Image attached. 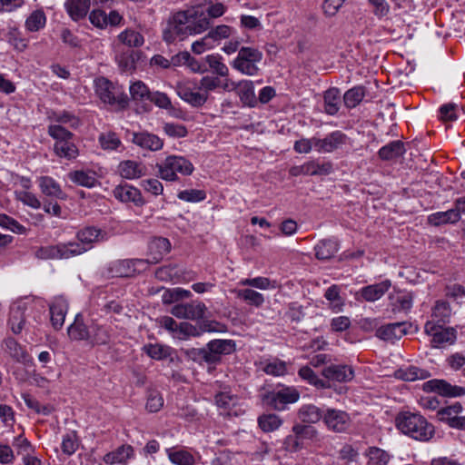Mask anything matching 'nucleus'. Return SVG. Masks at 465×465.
Returning a JSON list of instances; mask_svg holds the SVG:
<instances>
[{"label": "nucleus", "instance_id": "obj_21", "mask_svg": "<svg viewBox=\"0 0 465 465\" xmlns=\"http://www.w3.org/2000/svg\"><path fill=\"white\" fill-rule=\"evenodd\" d=\"M322 375L331 381L349 382L354 378V370L347 364H330L322 369Z\"/></svg>", "mask_w": 465, "mask_h": 465}, {"label": "nucleus", "instance_id": "obj_9", "mask_svg": "<svg viewBox=\"0 0 465 465\" xmlns=\"http://www.w3.org/2000/svg\"><path fill=\"white\" fill-rule=\"evenodd\" d=\"M207 310L206 305L203 302L192 301L174 305L171 310V313L178 319L200 321L204 318Z\"/></svg>", "mask_w": 465, "mask_h": 465}, {"label": "nucleus", "instance_id": "obj_24", "mask_svg": "<svg viewBox=\"0 0 465 465\" xmlns=\"http://www.w3.org/2000/svg\"><path fill=\"white\" fill-rule=\"evenodd\" d=\"M177 94L181 99L193 107H201L203 105L209 96L206 93H202V91L197 88V85H195L194 88L188 85H180L178 86Z\"/></svg>", "mask_w": 465, "mask_h": 465}, {"label": "nucleus", "instance_id": "obj_4", "mask_svg": "<svg viewBox=\"0 0 465 465\" xmlns=\"http://www.w3.org/2000/svg\"><path fill=\"white\" fill-rule=\"evenodd\" d=\"M157 167L160 177L170 182L178 180L177 173L188 176L194 171L193 164L189 160L178 155L167 156L162 163L157 164Z\"/></svg>", "mask_w": 465, "mask_h": 465}, {"label": "nucleus", "instance_id": "obj_25", "mask_svg": "<svg viewBox=\"0 0 465 465\" xmlns=\"http://www.w3.org/2000/svg\"><path fill=\"white\" fill-rule=\"evenodd\" d=\"M132 100L140 107L142 112L149 111L151 92L142 81L134 82L130 86Z\"/></svg>", "mask_w": 465, "mask_h": 465}, {"label": "nucleus", "instance_id": "obj_44", "mask_svg": "<svg viewBox=\"0 0 465 465\" xmlns=\"http://www.w3.org/2000/svg\"><path fill=\"white\" fill-rule=\"evenodd\" d=\"M451 314V310L448 302L444 301H437L432 308L430 322L436 324H445L448 322Z\"/></svg>", "mask_w": 465, "mask_h": 465}, {"label": "nucleus", "instance_id": "obj_64", "mask_svg": "<svg viewBox=\"0 0 465 465\" xmlns=\"http://www.w3.org/2000/svg\"><path fill=\"white\" fill-rule=\"evenodd\" d=\"M177 197L188 203H199L206 198V193L203 190L190 189L181 191Z\"/></svg>", "mask_w": 465, "mask_h": 465}, {"label": "nucleus", "instance_id": "obj_29", "mask_svg": "<svg viewBox=\"0 0 465 465\" xmlns=\"http://www.w3.org/2000/svg\"><path fill=\"white\" fill-rule=\"evenodd\" d=\"M118 172L123 178L133 180L145 175L146 167L142 163L126 160L119 163Z\"/></svg>", "mask_w": 465, "mask_h": 465}, {"label": "nucleus", "instance_id": "obj_3", "mask_svg": "<svg viewBox=\"0 0 465 465\" xmlns=\"http://www.w3.org/2000/svg\"><path fill=\"white\" fill-rule=\"evenodd\" d=\"M262 53L255 47L242 46L231 65L242 74L257 75L260 72L258 64L262 60Z\"/></svg>", "mask_w": 465, "mask_h": 465}, {"label": "nucleus", "instance_id": "obj_61", "mask_svg": "<svg viewBox=\"0 0 465 465\" xmlns=\"http://www.w3.org/2000/svg\"><path fill=\"white\" fill-rule=\"evenodd\" d=\"M266 374L272 376H283L287 373V364L279 359H274L264 363L262 368Z\"/></svg>", "mask_w": 465, "mask_h": 465}, {"label": "nucleus", "instance_id": "obj_5", "mask_svg": "<svg viewBox=\"0 0 465 465\" xmlns=\"http://www.w3.org/2000/svg\"><path fill=\"white\" fill-rule=\"evenodd\" d=\"M84 249L76 243L60 242L55 245L38 247L35 256L41 260H64L84 253Z\"/></svg>", "mask_w": 465, "mask_h": 465}, {"label": "nucleus", "instance_id": "obj_53", "mask_svg": "<svg viewBox=\"0 0 465 465\" xmlns=\"http://www.w3.org/2000/svg\"><path fill=\"white\" fill-rule=\"evenodd\" d=\"M394 310L408 311L412 306L413 296L410 292H399L390 296Z\"/></svg>", "mask_w": 465, "mask_h": 465}, {"label": "nucleus", "instance_id": "obj_20", "mask_svg": "<svg viewBox=\"0 0 465 465\" xmlns=\"http://www.w3.org/2000/svg\"><path fill=\"white\" fill-rule=\"evenodd\" d=\"M347 142V135L341 131H334L324 138H317L315 151L322 153H332L340 149Z\"/></svg>", "mask_w": 465, "mask_h": 465}, {"label": "nucleus", "instance_id": "obj_10", "mask_svg": "<svg viewBox=\"0 0 465 465\" xmlns=\"http://www.w3.org/2000/svg\"><path fill=\"white\" fill-rule=\"evenodd\" d=\"M31 311L32 305L24 302H15L11 306L7 325L13 333L19 334L23 331Z\"/></svg>", "mask_w": 465, "mask_h": 465}, {"label": "nucleus", "instance_id": "obj_1", "mask_svg": "<svg viewBox=\"0 0 465 465\" xmlns=\"http://www.w3.org/2000/svg\"><path fill=\"white\" fill-rule=\"evenodd\" d=\"M396 426L402 433L420 441H429L435 432L433 425L423 416L410 411L397 416Z\"/></svg>", "mask_w": 465, "mask_h": 465}, {"label": "nucleus", "instance_id": "obj_63", "mask_svg": "<svg viewBox=\"0 0 465 465\" xmlns=\"http://www.w3.org/2000/svg\"><path fill=\"white\" fill-rule=\"evenodd\" d=\"M428 372L426 371L420 370L417 367L411 366L406 370L399 371V377L404 381H413L416 380H422L427 378Z\"/></svg>", "mask_w": 465, "mask_h": 465}, {"label": "nucleus", "instance_id": "obj_32", "mask_svg": "<svg viewBox=\"0 0 465 465\" xmlns=\"http://www.w3.org/2000/svg\"><path fill=\"white\" fill-rule=\"evenodd\" d=\"M91 0H66L64 7L74 21H79L86 16L90 9Z\"/></svg>", "mask_w": 465, "mask_h": 465}, {"label": "nucleus", "instance_id": "obj_27", "mask_svg": "<svg viewBox=\"0 0 465 465\" xmlns=\"http://www.w3.org/2000/svg\"><path fill=\"white\" fill-rule=\"evenodd\" d=\"M111 331L109 326L94 322L90 325L88 342L93 346L108 344L112 336Z\"/></svg>", "mask_w": 465, "mask_h": 465}, {"label": "nucleus", "instance_id": "obj_11", "mask_svg": "<svg viewBox=\"0 0 465 465\" xmlns=\"http://www.w3.org/2000/svg\"><path fill=\"white\" fill-rule=\"evenodd\" d=\"M424 330L427 334L432 336L430 342L435 348L441 347L446 343L451 344L456 339L454 329L443 328L442 324H436L433 322H427Z\"/></svg>", "mask_w": 465, "mask_h": 465}, {"label": "nucleus", "instance_id": "obj_8", "mask_svg": "<svg viewBox=\"0 0 465 465\" xmlns=\"http://www.w3.org/2000/svg\"><path fill=\"white\" fill-rule=\"evenodd\" d=\"M177 17L180 23L183 21L186 24L184 28L188 31L189 35L202 34L209 29L211 25L207 15L195 8L178 12Z\"/></svg>", "mask_w": 465, "mask_h": 465}, {"label": "nucleus", "instance_id": "obj_48", "mask_svg": "<svg viewBox=\"0 0 465 465\" xmlns=\"http://www.w3.org/2000/svg\"><path fill=\"white\" fill-rule=\"evenodd\" d=\"M257 421L260 429L264 432H272L278 430L283 422L280 416L273 413L262 414Z\"/></svg>", "mask_w": 465, "mask_h": 465}, {"label": "nucleus", "instance_id": "obj_60", "mask_svg": "<svg viewBox=\"0 0 465 465\" xmlns=\"http://www.w3.org/2000/svg\"><path fill=\"white\" fill-rule=\"evenodd\" d=\"M369 461L373 465H387L391 456L390 454L377 447H370L367 451Z\"/></svg>", "mask_w": 465, "mask_h": 465}, {"label": "nucleus", "instance_id": "obj_2", "mask_svg": "<svg viewBox=\"0 0 465 465\" xmlns=\"http://www.w3.org/2000/svg\"><path fill=\"white\" fill-rule=\"evenodd\" d=\"M47 133L54 140V153L56 156L69 161L77 158L79 150L72 132L60 124H50Z\"/></svg>", "mask_w": 465, "mask_h": 465}, {"label": "nucleus", "instance_id": "obj_18", "mask_svg": "<svg viewBox=\"0 0 465 465\" xmlns=\"http://www.w3.org/2000/svg\"><path fill=\"white\" fill-rule=\"evenodd\" d=\"M172 245L170 241L164 237H153L148 243V259L147 266L149 264H156L160 262L164 255L168 254L171 251Z\"/></svg>", "mask_w": 465, "mask_h": 465}, {"label": "nucleus", "instance_id": "obj_41", "mask_svg": "<svg viewBox=\"0 0 465 465\" xmlns=\"http://www.w3.org/2000/svg\"><path fill=\"white\" fill-rule=\"evenodd\" d=\"M315 256L319 260H328L335 255L339 244L333 240H322L314 248Z\"/></svg>", "mask_w": 465, "mask_h": 465}, {"label": "nucleus", "instance_id": "obj_47", "mask_svg": "<svg viewBox=\"0 0 465 465\" xmlns=\"http://www.w3.org/2000/svg\"><path fill=\"white\" fill-rule=\"evenodd\" d=\"M46 16L43 10L37 9L33 11L26 18L25 26L28 32H38L45 27Z\"/></svg>", "mask_w": 465, "mask_h": 465}, {"label": "nucleus", "instance_id": "obj_30", "mask_svg": "<svg viewBox=\"0 0 465 465\" xmlns=\"http://www.w3.org/2000/svg\"><path fill=\"white\" fill-rule=\"evenodd\" d=\"M67 309L68 304L63 298L55 299L50 305L51 322L54 329L59 330L63 327Z\"/></svg>", "mask_w": 465, "mask_h": 465}, {"label": "nucleus", "instance_id": "obj_49", "mask_svg": "<svg viewBox=\"0 0 465 465\" xmlns=\"http://www.w3.org/2000/svg\"><path fill=\"white\" fill-rule=\"evenodd\" d=\"M168 458L175 465H194L195 459L185 450H167Z\"/></svg>", "mask_w": 465, "mask_h": 465}, {"label": "nucleus", "instance_id": "obj_56", "mask_svg": "<svg viewBox=\"0 0 465 465\" xmlns=\"http://www.w3.org/2000/svg\"><path fill=\"white\" fill-rule=\"evenodd\" d=\"M214 322H204L201 327V331L198 328L189 322H183L179 324V332L188 336H199L203 331H215L212 325Z\"/></svg>", "mask_w": 465, "mask_h": 465}, {"label": "nucleus", "instance_id": "obj_50", "mask_svg": "<svg viewBox=\"0 0 465 465\" xmlns=\"http://www.w3.org/2000/svg\"><path fill=\"white\" fill-rule=\"evenodd\" d=\"M206 64L213 74L221 76L227 77L229 75V68L223 62L222 57L219 54H208L204 58Z\"/></svg>", "mask_w": 465, "mask_h": 465}, {"label": "nucleus", "instance_id": "obj_17", "mask_svg": "<svg viewBox=\"0 0 465 465\" xmlns=\"http://www.w3.org/2000/svg\"><path fill=\"white\" fill-rule=\"evenodd\" d=\"M323 422L329 430L334 432H343L351 426V418L343 411L328 409L323 415Z\"/></svg>", "mask_w": 465, "mask_h": 465}, {"label": "nucleus", "instance_id": "obj_12", "mask_svg": "<svg viewBox=\"0 0 465 465\" xmlns=\"http://www.w3.org/2000/svg\"><path fill=\"white\" fill-rule=\"evenodd\" d=\"M96 94L105 104H118L120 108H124L128 104V98L125 95H116L112 83L105 78H99L95 82Z\"/></svg>", "mask_w": 465, "mask_h": 465}, {"label": "nucleus", "instance_id": "obj_35", "mask_svg": "<svg viewBox=\"0 0 465 465\" xmlns=\"http://www.w3.org/2000/svg\"><path fill=\"white\" fill-rule=\"evenodd\" d=\"M67 331L70 339L74 341H88V338H90V326L84 324L81 314L75 316L74 322L68 327Z\"/></svg>", "mask_w": 465, "mask_h": 465}, {"label": "nucleus", "instance_id": "obj_57", "mask_svg": "<svg viewBox=\"0 0 465 465\" xmlns=\"http://www.w3.org/2000/svg\"><path fill=\"white\" fill-rule=\"evenodd\" d=\"M115 61L118 66L124 72H129L135 68L134 52L131 50L124 51L115 55Z\"/></svg>", "mask_w": 465, "mask_h": 465}, {"label": "nucleus", "instance_id": "obj_6", "mask_svg": "<svg viewBox=\"0 0 465 465\" xmlns=\"http://www.w3.org/2000/svg\"><path fill=\"white\" fill-rule=\"evenodd\" d=\"M300 399V392L294 387L282 386L277 391H272L262 396V402L270 408L282 411L288 404L295 403Z\"/></svg>", "mask_w": 465, "mask_h": 465}, {"label": "nucleus", "instance_id": "obj_33", "mask_svg": "<svg viewBox=\"0 0 465 465\" xmlns=\"http://www.w3.org/2000/svg\"><path fill=\"white\" fill-rule=\"evenodd\" d=\"M391 287L390 281H383L381 282L368 285L361 289L360 293L361 297L367 302H375L381 298Z\"/></svg>", "mask_w": 465, "mask_h": 465}, {"label": "nucleus", "instance_id": "obj_43", "mask_svg": "<svg viewBox=\"0 0 465 465\" xmlns=\"http://www.w3.org/2000/svg\"><path fill=\"white\" fill-rule=\"evenodd\" d=\"M48 119L53 122V124H68L71 128H77L80 125V120L74 114L67 112H52L48 115Z\"/></svg>", "mask_w": 465, "mask_h": 465}, {"label": "nucleus", "instance_id": "obj_45", "mask_svg": "<svg viewBox=\"0 0 465 465\" xmlns=\"http://www.w3.org/2000/svg\"><path fill=\"white\" fill-rule=\"evenodd\" d=\"M234 29L227 25H220L212 28L207 36L215 47L219 45L223 40L229 39L234 33Z\"/></svg>", "mask_w": 465, "mask_h": 465}, {"label": "nucleus", "instance_id": "obj_7", "mask_svg": "<svg viewBox=\"0 0 465 465\" xmlns=\"http://www.w3.org/2000/svg\"><path fill=\"white\" fill-rule=\"evenodd\" d=\"M147 269L143 259L116 260L109 263L107 272L111 277H133Z\"/></svg>", "mask_w": 465, "mask_h": 465}, {"label": "nucleus", "instance_id": "obj_54", "mask_svg": "<svg viewBox=\"0 0 465 465\" xmlns=\"http://www.w3.org/2000/svg\"><path fill=\"white\" fill-rule=\"evenodd\" d=\"M69 179L76 183L77 185L92 188L94 187L97 180L94 176L84 171H73L68 173Z\"/></svg>", "mask_w": 465, "mask_h": 465}, {"label": "nucleus", "instance_id": "obj_23", "mask_svg": "<svg viewBox=\"0 0 465 465\" xmlns=\"http://www.w3.org/2000/svg\"><path fill=\"white\" fill-rule=\"evenodd\" d=\"M114 196L123 203H134L136 206H143L144 200L140 190L137 188L123 183L116 186L113 191Z\"/></svg>", "mask_w": 465, "mask_h": 465}, {"label": "nucleus", "instance_id": "obj_42", "mask_svg": "<svg viewBox=\"0 0 465 465\" xmlns=\"http://www.w3.org/2000/svg\"><path fill=\"white\" fill-rule=\"evenodd\" d=\"M119 43L128 47H140L144 44L143 35L132 28H127L117 35Z\"/></svg>", "mask_w": 465, "mask_h": 465}, {"label": "nucleus", "instance_id": "obj_39", "mask_svg": "<svg viewBox=\"0 0 465 465\" xmlns=\"http://www.w3.org/2000/svg\"><path fill=\"white\" fill-rule=\"evenodd\" d=\"M324 110L330 115H334L339 111L341 102V92L338 88L331 87L325 91L324 95Z\"/></svg>", "mask_w": 465, "mask_h": 465}, {"label": "nucleus", "instance_id": "obj_40", "mask_svg": "<svg viewBox=\"0 0 465 465\" xmlns=\"http://www.w3.org/2000/svg\"><path fill=\"white\" fill-rule=\"evenodd\" d=\"M322 411L313 404L302 405L298 411V418L303 423H316L322 418L323 419Z\"/></svg>", "mask_w": 465, "mask_h": 465}, {"label": "nucleus", "instance_id": "obj_15", "mask_svg": "<svg viewBox=\"0 0 465 465\" xmlns=\"http://www.w3.org/2000/svg\"><path fill=\"white\" fill-rule=\"evenodd\" d=\"M89 21L94 26L104 29L108 25L118 26L122 25L124 17L115 10L111 11L107 15L103 9L95 8L89 14Z\"/></svg>", "mask_w": 465, "mask_h": 465}, {"label": "nucleus", "instance_id": "obj_19", "mask_svg": "<svg viewBox=\"0 0 465 465\" xmlns=\"http://www.w3.org/2000/svg\"><path fill=\"white\" fill-rule=\"evenodd\" d=\"M411 327V323L408 322L389 323L378 328L376 336L383 341H393L407 334Z\"/></svg>", "mask_w": 465, "mask_h": 465}, {"label": "nucleus", "instance_id": "obj_16", "mask_svg": "<svg viewBox=\"0 0 465 465\" xmlns=\"http://www.w3.org/2000/svg\"><path fill=\"white\" fill-rule=\"evenodd\" d=\"M423 391L427 392H437L443 397H459L465 393V389L460 386L452 385L445 380L433 379L423 383Z\"/></svg>", "mask_w": 465, "mask_h": 465}, {"label": "nucleus", "instance_id": "obj_36", "mask_svg": "<svg viewBox=\"0 0 465 465\" xmlns=\"http://www.w3.org/2000/svg\"><path fill=\"white\" fill-rule=\"evenodd\" d=\"M405 146L401 141H392L379 150V156L381 160L391 161L402 156L405 153Z\"/></svg>", "mask_w": 465, "mask_h": 465}, {"label": "nucleus", "instance_id": "obj_58", "mask_svg": "<svg viewBox=\"0 0 465 465\" xmlns=\"http://www.w3.org/2000/svg\"><path fill=\"white\" fill-rule=\"evenodd\" d=\"M176 264H167L159 267L155 271V277L163 282L174 281L179 278L180 273Z\"/></svg>", "mask_w": 465, "mask_h": 465}, {"label": "nucleus", "instance_id": "obj_37", "mask_svg": "<svg viewBox=\"0 0 465 465\" xmlns=\"http://www.w3.org/2000/svg\"><path fill=\"white\" fill-rule=\"evenodd\" d=\"M236 298L242 300L247 304L260 308L264 303V296L252 289H235L232 291Z\"/></svg>", "mask_w": 465, "mask_h": 465}, {"label": "nucleus", "instance_id": "obj_51", "mask_svg": "<svg viewBox=\"0 0 465 465\" xmlns=\"http://www.w3.org/2000/svg\"><path fill=\"white\" fill-rule=\"evenodd\" d=\"M365 90L363 86H354L345 92L343 102L347 108H355L364 98Z\"/></svg>", "mask_w": 465, "mask_h": 465}, {"label": "nucleus", "instance_id": "obj_38", "mask_svg": "<svg viewBox=\"0 0 465 465\" xmlns=\"http://www.w3.org/2000/svg\"><path fill=\"white\" fill-rule=\"evenodd\" d=\"M460 209H450L446 212H438L428 217L429 223L434 226H440L448 223H453L460 220Z\"/></svg>", "mask_w": 465, "mask_h": 465}, {"label": "nucleus", "instance_id": "obj_28", "mask_svg": "<svg viewBox=\"0 0 465 465\" xmlns=\"http://www.w3.org/2000/svg\"><path fill=\"white\" fill-rule=\"evenodd\" d=\"M43 194L47 197L65 200L67 195L63 192L60 184L50 176H41L37 180Z\"/></svg>", "mask_w": 465, "mask_h": 465}, {"label": "nucleus", "instance_id": "obj_34", "mask_svg": "<svg viewBox=\"0 0 465 465\" xmlns=\"http://www.w3.org/2000/svg\"><path fill=\"white\" fill-rule=\"evenodd\" d=\"M237 85L236 92L241 101L250 107H254L257 104V98L253 83L250 80H242L237 83Z\"/></svg>", "mask_w": 465, "mask_h": 465}, {"label": "nucleus", "instance_id": "obj_62", "mask_svg": "<svg viewBox=\"0 0 465 465\" xmlns=\"http://www.w3.org/2000/svg\"><path fill=\"white\" fill-rule=\"evenodd\" d=\"M79 441L74 431H71L63 436L61 444L62 450L66 455L74 454L78 449Z\"/></svg>", "mask_w": 465, "mask_h": 465}, {"label": "nucleus", "instance_id": "obj_22", "mask_svg": "<svg viewBox=\"0 0 465 465\" xmlns=\"http://www.w3.org/2000/svg\"><path fill=\"white\" fill-rule=\"evenodd\" d=\"M4 351L15 361L25 365H32L33 358L26 351L25 348L12 337H7L4 341Z\"/></svg>", "mask_w": 465, "mask_h": 465}, {"label": "nucleus", "instance_id": "obj_14", "mask_svg": "<svg viewBox=\"0 0 465 465\" xmlns=\"http://www.w3.org/2000/svg\"><path fill=\"white\" fill-rule=\"evenodd\" d=\"M462 411V404L455 402L452 405L440 409L437 411V417L451 428L463 429L465 426V417L460 415Z\"/></svg>", "mask_w": 465, "mask_h": 465}, {"label": "nucleus", "instance_id": "obj_31", "mask_svg": "<svg viewBox=\"0 0 465 465\" xmlns=\"http://www.w3.org/2000/svg\"><path fill=\"white\" fill-rule=\"evenodd\" d=\"M134 457V448L131 445L124 444L116 450L108 452L104 457L106 464H125L128 460Z\"/></svg>", "mask_w": 465, "mask_h": 465}, {"label": "nucleus", "instance_id": "obj_46", "mask_svg": "<svg viewBox=\"0 0 465 465\" xmlns=\"http://www.w3.org/2000/svg\"><path fill=\"white\" fill-rule=\"evenodd\" d=\"M207 347L220 357L231 354L236 350L235 341L232 340H212L207 343Z\"/></svg>", "mask_w": 465, "mask_h": 465}, {"label": "nucleus", "instance_id": "obj_59", "mask_svg": "<svg viewBox=\"0 0 465 465\" xmlns=\"http://www.w3.org/2000/svg\"><path fill=\"white\" fill-rule=\"evenodd\" d=\"M98 142L104 150H116L121 145V140L114 132L102 133Z\"/></svg>", "mask_w": 465, "mask_h": 465}, {"label": "nucleus", "instance_id": "obj_26", "mask_svg": "<svg viewBox=\"0 0 465 465\" xmlns=\"http://www.w3.org/2000/svg\"><path fill=\"white\" fill-rule=\"evenodd\" d=\"M132 142L142 149L150 151H158L163 146V142L160 137L147 132L134 133Z\"/></svg>", "mask_w": 465, "mask_h": 465}, {"label": "nucleus", "instance_id": "obj_55", "mask_svg": "<svg viewBox=\"0 0 465 465\" xmlns=\"http://www.w3.org/2000/svg\"><path fill=\"white\" fill-rule=\"evenodd\" d=\"M332 170V164L330 162L310 161L306 163L307 175H328Z\"/></svg>", "mask_w": 465, "mask_h": 465}, {"label": "nucleus", "instance_id": "obj_52", "mask_svg": "<svg viewBox=\"0 0 465 465\" xmlns=\"http://www.w3.org/2000/svg\"><path fill=\"white\" fill-rule=\"evenodd\" d=\"M143 351L153 360H163L171 355V348L159 343L146 344L143 347Z\"/></svg>", "mask_w": 465, "mask_h": 465}, {"label": "nucleus", "instance_id": "obj_13", "mask_svg": "<svg viewBox=\"0 0 465 465\" xmlns=\"http://www.w3.org/2000/svg\"><path fill=\"white\" fill-rule=\"evenodd\" d=\"M77 242H68V243H76L82 246L85 252L90 250L93 243L107 240V232L94 226H87L76 232Z\"/></svg>", "mask_w": 465, "mask_h": 465}]
</instances>
